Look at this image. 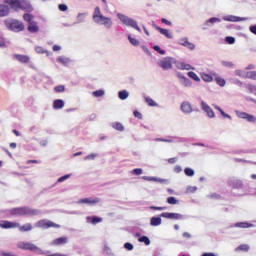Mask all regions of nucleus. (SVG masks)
Listing matches in <instances>:
<instances>
[{
    "instance_id": "obj_22",
    "label": "nucleus",
    "mask_w": 256,
    "mask_h": 256,
    "mask_svg": "<svg viewBox=\"0 0 256 256\" xmlns=\"http://www.w3.org/2000/svg\"><path fill=\"white\" fill-rule=\"evenodd\" d=\"M5 3L14 11H19L21 0H5Z\"/></svg>"
},
{
    "instance_id": "obj_52",
    "label": "nucleus",
    "mask_w": 256,
    "mask_h": 256,
    "mask_svg": "<svg viewBox=\"0 0 256 256\" xmlns=\"http://www.w3.org/2000/svg\"><path fill=\"white\" fill-rule=\"evenodd\" d=\"M96 157H98V154H90L85 156L84 161H93Z\"/></svg>"
},
{
    "instance_id": "obj_33",
    "label": "nucleus",
    "mask_w": 256,
    "mask_h": 256,
    "mask_svg": "<svg viewBox=\"0 0 256 256\" xmlns=\"http://www.w3.org/2000/svg\"><path fill=\"white\" fill-rule=\"evenodd\" d=\"M65 107V101L62 99H57L53 102L54 109H63Z\"/></svg>"
},
{
    "instance_id": "obj_55",
    "label": "nucleus",
    "mask_w": 256,
    "mask_h": 256,
    "mask_svg": "<svg viewBox=\"0 0 256 256\" xmlns=\"http://www.w3.org/2000/svg\"><path fill=\"white\" fill-rule=\"evenodd\" d=\"M71 177V174H66L64 176H61L59 179H58V183H63L64 181H67V179H69Z\"/></svg>"
},
{
    "instance_id": "obj_32",
    "label": "nucleus",
    "mask_w": 256,
    "mask_h": 256,
    "mask_svg": "<svg viewBox=\"0 0 256 256\" xmlns=\"http://www.w3.org/2000/svg\"><path fill=\"white\" fill-rule=\"evenodd\" d=\"M214 109H216V111H219V113L222 115V117H224L225 119H229L230 121L233 119V117H231V115L225 113V111H223V109L217 105H213Z\"/></svg>"
},
{
    "instance_id": "obj_46",
    "label": "nucleus",
    "mask_w": 256,
    "mask_h": 256,
    "mask_svg": "<svg viewBox=\"0 0 256 256\" xmlns=\"http://www.w3.org/2000/svg\"><path fill=\"white\" fill-rule=\"evenodd\" d=\"M113 129H116V131H125V127H123V124L119 123V122H115L112 125Z\"/></svg>"
},
{
    "instance_id": "obj_8",
    "label": "nucleus",
    "mask_w": 256,
    "mask_h": 256,
    "mask_svg": "<svg viewBox=\"0 0 256 256\" xmlns=\"http://www.w3.org/2000/svg\"><path fill=\"white\" fill-rule=\"evenodd\" d=\"M160 217H163L164 219H170L172 221H183V219H185L183 214L175 212H163L160 214Z\"/></svg>"
},
{
    "instance_id": "obj_20",
    "label": "nucleus",
    "mask_w": 256,
    "mask_h": 256,
    "mask_svg": "<svg viewBox=\"0 0 256 256\" xmlns=\"http://www.w3.org/2000/svg\"><path fill=\"white\" fill-rule=\"evenodd\" d=\"M22 11H26V13H31L33 11V6L29 0H20V8Z\"/></svg>"
},
{
    "instance_id": "obj_4",
    "label": "nucleus",
    "mask_w": 256,
    "mask_h": 256,
    "mask_svg": "<svg viewBox=\"0 0 256 256\" xmlns=\"http://www.w3.org/2000/svg\"><path fill=\"white\" fill-rule=\"evenodd\" d=\"M4 25L9 31L14 33H21V31L25 30V24L17 19H7L4 21Z\"/></svg>"
},
{
    "instance_id": "obj_39",
    "label": "nucleus",
    "mask_w": 256,
    "mask_h": 256,
    "mask_svg": "<svg viewBox=\"0 0 256 256\" xmlns=\"http://www.w3.org/2000/svg\"><path fill=\"white\" fill-rule=\"evenodd\" d=\"M201 79L205 81V83H211L213 82V76L207 73H202L201 74Z\"/></svg>"
},
{
    "instance_id": "obj_45",
    "label": "nucleus",
    "mask_w": 256,
    "mask_h": 256,
    "mask_svg": "<svg viewBox=\"0 0 256 256\" xmlns=\"http://www.w3.org/2000/svg\"><path fill=\"white\" fill-rule=\"evenodd\" d=\"M167 203L168 205H178L179 204V200H177V198L170 196L167 198Z\"/></svg>"
},
{
    "instance_id": "obj_29",
    "label": "nucleus",
    "mask_w": 256,
    "mask_h": 256,
    "mask_svg": "<svg viewBox=\"0 0 256 256\" xmlns=\"http://www.w3.org/2000/svg\"><path fill=\"white\" fill-rule=\"evenodd\" d=\"M142 179H144V181H155L156 183H167L166 179L152 177V176H143Z\"/></svg>"
},
{
    "instance_id": "obj_2",
    "label": "nucleus",
    "mask_w": 256,
    "mask_h": 256,
    "mask_svg": "<svg viewBox=\"0 0 256 256\" xmlns=\"http://www.w3.org/2000/svg\"><path fill=\"white\" fill-rule=\"evenodd\" d=\"M10 213L14 217H34L35 215H39L41 211L29 207H18L10 209Z\"/></svg>"
},
{
    "instance_id": "obj_28",
    "label": "nucleus",
    "mask_w": 256,
    "mask_h": 256,
    "mask_svg": "<svg viewBox=\"0 0 256 256\" xmlns=\"http://www.w3.org/2000/svg\"><path fill=\"white\" fill-rule=\"evenodd\" d=\"M103 221V218L97 217V216H87L86 222L92 223V225H97V223H101Z\"/></svg>"
},
{
    "instance_id": "obj_41",
    "label": "nucleus",
    "mask_w": 256,
    "mask_h": 256,
    "mask_svg": "<svg viewBox=\"0 0 256 256\" xmlns=\"http://www.w3.org/2000/svg\"><path fill=\"white\" fill-rule=\"evenodd\" d=\"M128 40H129V43H131V45H133L134 47H139L140 45L139 40H137L136 38H133L131 34L128 35Z\"/></svg>"
},
{
    "instance_id": "obj_61",
    "label": "nucleus",
    "mask_w": 256,
    "mask_h": 256,
    "mask_svg": "<svg viewBox=\"0 0 256 256\" xmlns=\"http://www.w3.org/2000/svg\"><path fill=\"white\" fill-rule=\"evenodd\" d=\"M134 117H136V119H143V114H141V112L135 110Z\"/></svg>"
},
{
    "instance_id": "obj_24",
    "label": "nucleus",
    "mask_w": 256,
    "mask_h": 256,
    "mask_svg": "<svg viewBox=\"0 0 256 256\" xmlns=\"http://www.w3.org/2000/svg\"><path fill=\"white\" fill-rule=\"evenodd\" d=\"M14 59L19 61V63H29L31 58L28 55L14 54Z\"/></svg>"
},
{
    "instance_id": "obj_18",
    "label": "nucleus",
    "mask_w": 256,
    "mask_h": 256,
    "mask_svg": "<svg viewBox=\"0 0 256 256\" xmlns=\"http://www.w3.org/2000/svg\"><path fill=\"white\" fill-rule=\"evenodd\" d=\"M223 21H230L231 23H239V21H247L246 17H239L235 15H226L223 16Z\"/></svg>"
},
{
    "instance_id": "obj_31",
    "label": "nucleus",
    "mask_w": 256,
    "mask_h": 256,
    "mask_svg": "<svg viewBox=\"0 0 256 256\" xmlns=\"http://www.w3.org/2000/svg\"><path fill=\"white\" fill-rule=\"evenodd\" d=\"M9 13H10L9 6L5 4H0V17H7Z\"/></svg>"
},
{
    "instance_id": "obj_48",
    "label": "nucleus",
    "mask_w": 256,
    "mask_h": 256,
    "mask_svg": "<svg viewBox=\"0 0 256 256\" xmlns=\"http://www.w3.org/2000/svg\"><path fill=\"white\" fill-rule=\"evenodd\" d=\"M249 249H250L249 245L241 244L240 246H238L236 248V251H245V252H247V251H249Z\"/></svg>"
},
{
    "instance_id": "obj_59",
    "label": "nucleus",
    "mask_w": 256,
    "mask_h": 256,
    "mask_svg": "<svg viewBox=\"0 0 256 256\" xmlns=\"http://www.w3.org/2000/svg\"><path fill=\"white\" fill-rule=\"evenodd\" d=\"M209 199H221V195L217 194V193H212L210 195H208Z\"/></svg>"
},
{
    "instance_id": "obj_12",
    "label": "nucleus",
    "mask_w": 256,
    "mask_h": 256,
    "mask_svg": "<svg viewBox=\"0 0 256 256\" xmlns=\"http://www.w3.org/2000/svg\"><path fill=\"white\" fill-rule=\"evenodd\" d=\"M174 65H175V67L180 69V71H195V67L191 66V64L181 62L177 59H175Z\"/></svg>"
},
{
    "instance_id": "obj_56",
    "label": "nucleus",
    "mask_w": 256,
    "mask_h": 256,
    "mask_svg": "<svg viewBox=\"0 0 256 256\" xmlns=\"http://www.w3.org/2000/svg\"><path fill=\"white\" fill-rule=\"evenodd\" d=\"M58 9L59 11L65 12V11H68L69 6H67V4H59Z\"/></svg>"
},
{
    "instance_id": "obj_14",
    "label": "nucleus",
    "mask_w": 256,
    "mask_h": 256,
    "mask_svg": "<svg viewBox=\"0 0 256 256\" xmlns=\"http://www.w3.org/2000/svg\"><path fill=\"white\" fill-rule=\"evenodd\" d=\"M78 203L81 204H85V205H97V203H101V199L98 197H88V198H84V199H80L78 201Z\"/></svg>"
},
{
    "instance_id": "obj_38",
    "label": "nucleus",
    "mask_w": 256,
    "mask_h": 256,
    "mask_svg": "<svg viewBox=\"0 0 256 256\" xmlns=\"http://www.w3.org/2000/svg\"><path fill=\"white\" fill-rule=\"evenodd\" d=\"M145 101L149 107H159V104L149 96L145 97Z\"/></svg>"
},
{
    "instance_id": "obj_43",
    "label": "nucleus",
    "mask_w": 256,
    "mask_h": 256,
    "mask_svg": "<svg viewBox=\"0 0 256 256\" xmlns=\"http://www.w3.org/2000/svg\"><path fill=\"white\" fill-rule=\"evenodd\" d=\"M140 243H144L145 245H151V240L147 236H141L138 238Z\"/></svg>"
},
{
    "instance_id": "obj_54",
    "label": "nucleus",
    "mask_w": 256,
    "mask_h": 256,
    "mask_svg": "<svg viewBox=\"0 0 256 256\" xmlns=\"http://www.w3.org/2000/svg\"><path fill=\"white\" fill-rule=\"evenodd\" d=\"M235 75L237 76V77H241L242 79H245V72H243V70H235Z\"/></svg>"
},
{
    "instance_id": "obj_51",
    "label": "nucleus",
    "mask_w": 256,
    "mask_h": 256,
    "mask_svg": "<svg viewBox=\"0 0 256 256\" xmlns=\"http://www.w3.org/2000/svg\"><path fill=\"white\" fill-rule=\"evenodd\" d=\"M246 77L248 79H253L254 81H256V72L255 71H250L246 74Z\"/></svg>"
},
{
    "instance_id": "obj_63",
    "label": "nucleus",
    "mask_w": 256,
    "mask_h": 256,
    "mask_svg": "<svg viewBox=\"0 0 256 256\" xmlns=\"http://www.w3.org/2000/svg\"><path fill=\"white\" fill-rule=\"evenodd\" d=\"M249 30L253 33V35H256V25L250 26Z\"/></svg>"
},
{
    "instance_id": "obj_62",
    "label": "nucleus",
    "mask_w": 256,
    "mask_h": 256,
    "mask_svg": "<svg viewBox=\"0 0 256 256\" xmlns=\"http://www.w3.org/2000/svg\"><path fill=\"white\" fill-rule=\"evenodd\" d=\"M124 247L127 249V251H133V245L129 242L125 243Z\"/></svg>"
},
{
    "instance_id": "obj_36",
    "label": "nucleus",
    "mask_w": 256,
    "mask_h": 256,
    "mask_svg": "<svg viewBox=\"0 0 256 256\" xmlns=\"http://www.w3.org/2000/svg\"><path fill=\"white\" fill-rule=\"evenodd\" d=\"M214 75H215V81L217 85H219V87H225V85H227V81H225V79L221 78L217 74H214Z\"/></svg>"
},
{
    "instance_id": "obj_9",
    "label": "nucleus",
    "mask_w": 256,
    "mask_h": 256,
    "mask_svg": "<svg viewBox=\"0 0 256 256\" xmlns=\"http://www.w3.org/2000/svg\"><path fill=\"white\" fill-rule=\"evenodd\" d=\"M235 114L239 119H245L248 123H256V117L253 114L236 110Z\"/></svg>"
},
{
    "instance_id": "obj_3",
    "label": "nucleus",
    "mask_w": 256,
    "mask_h": 256,
    "mask_svg": "<svg viewBox=\"0 0 256 256\" xmlns=\"http://www.w3.org/2000/svg\"><path fill=\"white\" fill-rule=\"evenodd\" d=\"M0 227L2 229H15L19 227V231H31V229H33V226L31 225V223H27V224H24L23 226H20V224L17 222H9L6 220L0 221Z\"/></svg>"
},
{
    "instance_id": "obj_27",
    "label": "nucleus",
    "mask_w": 256,
    "mask_h": 256,
    "mask_svg": "<svg viewBox=\"0 0 256 256\" xmlns=\"http://www.w3.org/2000/svg\"><path fill=\"white\" fill-rule=\"evenodd\" d=\"M29 33H39V24L36 21L28 23Z\"/></svg>"
},
{
    "instance_id": "obj_50",
    "label": "nucleus",
    "mask_w": 256,
    "mask_h": 256,
    "mask_svg": "<svg viewBox=\"0 0 256 256\" xmlns=\"http://www.w3.org/2000/svg\"><path fill=\"white\" fill-rule=\"evenodd\" d=\"M226 43H228V45H234L235 44V37L233 36H228L225 38Z\"/></svg>"
},
{
    "instance_id": "obj_25",
    "label": "nucleus",
    "mask_w": 256,
    "mask_h": 256,
    "mask_svg": "<svg viewBox=\"0 0 256 256\" xmlns=\"http://www.w3.org/2000/svg\"><path fill=\"white\" fill-rule=\"evenodd\" d=\"M156 29L161 35H164V37H166L167 39H172L173 33H171V31H169L168 29L161 28L159 26H156Z\"/></svg>"
},
{
    "instance_id": "obj_23",
    "label": "nucleus",
    "mask_w": 256,
    "mask_h": 256,
    "mask_svg": "<svg viewBox=\"0 0 256 256\" xmlns=\"http://www.w3.org/2000/svg\"><path fill=\"white\" fill-rule=\"evenodd\" d=\"M232 227H237L239 229H250L251 227H255V224L249 222H237Z\"/></svg>"
},
{
    "instance_id": "obj_58",
    "label": "nucleus",
    "mask_w": 256,
    "mask_h": 256,
    "mask_svg": "<svg viewBox=\"0 0 256 256\" xmlns=\"http://www.w3.org/2000/svg\"><path fill=\"white\" fill-rule=\"evenodd\" d=\"M56 93H63L65 91V86L64 85H59L55 87Z\"/></svg>"
},
{
    "instance_id": "obj_15",
    "label": "nucleus",
    "mask_w": 256,
    "mask_h": 256,
    "mask_svg": "<svg viewBox=\"0 0 256 256\" xmlns=\"http://www.w3.org/2000/svg\"><path fill=\"white\" fill-rule=\"evenodd\" d=\"M178 45H181L182 47H186L190 51H195V45L193 42H189L188 37H182L178 40Z\"/></svg>"
},
{
    "instance_id": "obj_11",
    "label": "nucleus",
    "mask_w": 256,
    "mask_h": 256,
    "mask_svg": "<svg viewBox=\"0 0 256 256\" xmlns=\"http://www.w3.org/2000/svg\"><path fill=\"white\" fill-rule=\"evenodd\" d=\"M176 77L179 79L183 87H187V88L193 87V82L191 81V79L187 78L185 75H183V73L176 72Z\"/></svg>"
},
{
    "instance_id": "obj_34",
    "label": "nucleus",
    "mask_w": 256,
    "mask_h": 256,
    "mask_svg": "<svg viewBox=\"0 0 256 256\" xmlns=\"http://www.w3.org/2000/svg\"><path fill=\"white\" fill-rule=\"evenodd\" d=\"M175 139H177V137L169 136L168 138H156L155 141L162 143H175Z\"/></svg>"
},
{
    "instance_id": "obj_47",
    "label": "nucleus",
    "mask_w": 256,
    "mask_h": 256,
    "mask_svg": "<svg viewBox=\"0 0 256 256\" xmlns=\"http://www.w3.org/2000/svg\"><path fill=\"white\" fill-rule=\"evenodd\" d=\"M23 19H24V21H27L28 23H33L34 16L32 14L25 13L23 15Z\"/></svg>"
},
{
    "instance_id": "obj_21",
    "label": "nucleus",
    "mask_w": 256,
    "mask_h": 256,
    "mask_svg": "<svg viewBox=\"0 0 256 256\" xmlns=\"http://www.w3.org/2000/svg\"><path fill=\"white\" fill-rule=\"evenodd\" d=\"M67 243H69V238L60 237V238H56L52 242H50V245L59 246V245H67Z\"/></svg>"
},
{
    "instance_id": "obj_60",
    "label": "nucleus",
    "mask_w": 256,
    "mask_h": 256,
    "mask_svg": "<svg viewBox=\"0 0 256 256\" xmlns=\"http://www.w3.org/2000/svg\"><path fill=\"white\" fill-rule=\"evenodd\" d=\"M132 173H133L134 175H141V174L143 173V169H141V168L133 169V170H132Z\"/></svg>"
},
{
    "instance_id": "obj_42",
    "label": "nucleus",
    "mask_w": 256,
    "mask_h": 256,
    "mask_svg": "<svg viewBox=\"0 0 256 256\" xmlns=\"http://www.w3.org/2000/svg\"><path fill=\"white\" fill-rule=\"evenodd\" d=\"M221 65L227 69H235V64L231 61H222Z\"/></svg>"
},
{
    "instance_id": "obj_16",
    "label": "nucleus",
    "mask_w": 256,
    "mask_h": 256,
    "mask_svg": "<svg viewBox=\"0 0 256 256\" xmlns=\"http://www.w3.org/2000/svg\"><path fill=\"white\" fill-rule=\"evenodd\" d=\"M215 23H221V18H217V17H212L209 18L208 20H206L203 25H202V29L207 30L209 29V27H213L215 25Z\"/></svg>"
},
{
    "instance_id": "obj_10",
    "label": "nucleus",
    "mask_w": 256,
    "mask_h": 256,
    "mask_svg": "<svg viewBox=\"0 0 256 256\" xmlns=\"http://www.w3.org/2000/svg\"><path fill=\"white\" fill-rule=\"evenodd\" d=\"M36 227H41V229H49L51 227L59 229L61 226L49 220H40L37 222Z\"/></svg>"
},
{
    "instance_id": "obj_1",
    "label": "nucleus",
    "mask_w": 256,
    "mask_h": 256,
    "mask_svg": "<svg viewBox=\"0 0 256 256\" xmlns=\"http://www.w3.org/2000/svg\"><path fill=\"white\" fill-rule=\"evenodd\" d=\"M92 19L96 25H102L106 29H111V27H113V19L103 15L99 6L94 8Z\"/></svg>"
},
{
    "instance_id": "obj_49",
    "label": "nucleus",
    "mask_w": 256,
    "mask_h": 256,
    "mask_svg": "<svg viewBox=\"0 0 256 256\" xmlns=\"http://www.w3.org/2000/svg\"><path fill=\"white\" fill-rule=\"evenodd\" d=\"M93 97H103V95H105V91L104 90H96L92 93Z\"/></svg>"
},
{
    "instance_id": "obj_13",
    "label": "nucleus",
    "mask_w": 256,
    "mask_h": 256,
    "mask_svg": "<svg viewBox=\"0 0 256 256\" xmlns=\"http://www.w3.org/2000/svg\"><path fill=\"white\" fill-rule=\"evenodd\" d=\"M200 105L202 111H204V113L207 114V117H209L210 119H215V112L213 111L212 108L208 106V104L205 101L202 100L200 102Z\"/></svg>"
},
{
    "instance_id": "obj_5",
    "label": "nucleus",
    "mask_w": 256,
    "mask_h": 256,
    "mask_svg": "<svg viewBox=\"0 0 256 256\" xmlns=\"http://www.w3.org/2000/svg\"><path fill=\"white\" fill-rule=\"evenodd\" d=\"M117 17L119 21L123 23V25H126V27H131L132 29H136V31L141 33V27H139V25L137 24V20L122 13H118Z\"/></svg>"
},
{
    "instance_id": "obj_35",
    "label": "nucleus",
    "mask_w": 256,
    "mask_h": 256,
    "mask_svg": "<svg viewBox=\"0 0 256 256\" xmlns=\"http://www.w3.org/2000/svg\"><path fill=\"white\" fill-rule=\"evenodd\" d=\"M118 97L121 101H125V100L129 99V91H127V90L119 91Z\"/></svg>"
},
{
    "instance_id": "obj_7",
    "label": "nucleus",
    "mask_w": 256,
    "mask_h": 256,
    "mask_svg": "<svg viewBox=\"0 0 256 256\" xmlns=\"http://www.w3.org/2000/svg\"><path fill=\"white\" fill-rule=\"evenodd\" d=\"M158 67L163 69V71H170L173 69V65H175V58L174 57H164L157 62Z\"/></svg>"
},
{
    "instance_id": "obj_57",
    "label": "nucleus",
    "mask_w": 256,
    "mask_h": 256,
    "mask_svg": "<svg viewBox=\"0 0 256 256\" xmlns=\"http://www.w3.org/2000/svg\"><path fill=\"white\" fill-rule=\"evenodd\" d=\"M35 51H36V53H39L40 55H43V53H47V51H45V49H43V47H41V46H36Z\"/></svg>"
},
{
    "instance_id": "obj_30",
    "label": "nucleus",
    "mask_w": 256,
    "mask_h": 256,
    "mask_svg": "<svg viewBox=\"0 0 256 256\" xmlns=\"http://www.w3.org/2000/svg\"><path fill=\"white\" fill-rule=\"evenodd\" d=\"M161 223H163V220L161 219V217L153 216L150 219L151 227H159V225H161Z\"/></svg>"
},
{
    "instance_id": "obj_19",
    "label": "nucleus",
    "mask_w": 256,
    "mask_h": 256,
    "mask_svg": "<svg viewBox=\"0 0 256 256\" xmlns=\"http://www.w3.org/2000/svg\"><path fill=\"white\" fill-rule=\"evenodd\" d=\"M229 187L232 189H241L243 187V182L237 178H230L228 180Z\"/></svg>"
},
{
    "instance_id": "obj_44",
    "label": "nucleus",
    "mask_w": 256,
    "mask_h": 256,
    "mask_svg": "<svg viewBox=\"0 0 256 256\" xmlns=\"http://www.w3.org/2000/svg\"><path fill=\"white\" fill-rule=\"evenodd\" d=\"M184 173L186 177H194L195 176V170L192 168H185Z\"/></svg>"
},
{
    "instance_id": "obj_6",
    "label": "nucleus",
    "mask_w": 256,
    "mask_h": 256,
    "mask_svg": "<svg viewBox=\"0 0 256 256\" xmlns=\"http://www.w3.org/2000/svg\"><path fill=\"white\" fill-rule=\"evenodd\" d=\"M17 247L18 249H23L24 251H33L38 255H45V252L41 248H39L37 245L30 242L20 241L18 242Z\"/></svg>"
},
{
    "instance_id": "obj_40",
    "label": "nucleus",
    "mask_w": 256,
    "mask_h": 256,
    "mask_svg": "<svg viewBox=\"0 0 256 256\" xmlns=\"http://www.w3.org/2000/svg\"><path fill=\"white\" fill-rule=\"evenodd\" d=\"M188 77L190 79H193V81H196L197 83H199L201 81V78H199V76L197 75V73L190 71L187 73Z\"/></svg>"
},
{
    "instance_id": "obj_53",
    "label": "nucleus",
    "mask_w": 256,
    "mask_h": 256,
    "mask_svg": "<svg viewBox=\"0 0 256 256\" xmlns=\"http://www.w3.org/2000/svg\"><path fill=\"white\" fill-rule=\"evenodd\" d=\"M153 49H154V51H157V53H159L160 55H165V53H166L165 50L161 49V47H159L157 45L153 46Z\"/></svg>"
},
{
    "instance_id": "obj_37",
    "label": "nucleus",
    "mask_w": 256,
    "mask_h": 256,
    "mask_svg": "<svg viewBox=\"0 0 256 256\" xmlns=\"http://www.w3.org/2000/svg\"><path fill=\"white\" fill-rule=\"evenodd\" d=\"M57 62L62 63V65H69V63H71V58L60 56L59 58H57Z\"/></svg>"
},
{
    "instance_id": "obj_64",
    "label": "nucleus",
    "mask_w": 256,
    "mask_h": 256,
    "mask_svg": "<svg viewBox=\"0 0 256 256\" xmlns=\"http://www.w3.org/2000/svg\"><path fill=\"white\" fill-rule=\"evenodd\" d=\"M1 255L2 256H16L15 254H13L11 252H2Z\"/></svg>"
},
{
    "instance_id": "obj_17",
    "label": "nucleus",
    "mask_w": 256,
    "mask_h": 256,
    "mask_svg": "<svg viewBox=\"0 0 256 256\" xmlns=\"http://www.w3.org/2000/svg\"><path fill=\"white\" fill-rule=\"evenodd\" d=\"M180 110L182 113H185V115H191V112L193 111V105H191V102L184 101L180 105Z\"/></svg>"
},
{
    "instance_id": "obj_26",
    "label": "nucleus",
    "mask_w": 256,
    "mask_h": 256,
    "mask_svg": "<svg viewBox=\"0 0 256 256\" xmlns=\"http://www.w3.org/2000/svg\"><path fill=\"white\" fill-rule=\"evenodd\" d=\"M87 15H89V13L87 12L78 13L76 17V21L74 22V25H79V23H85V19H87Z\"/></svg>"
}]
</instances>
